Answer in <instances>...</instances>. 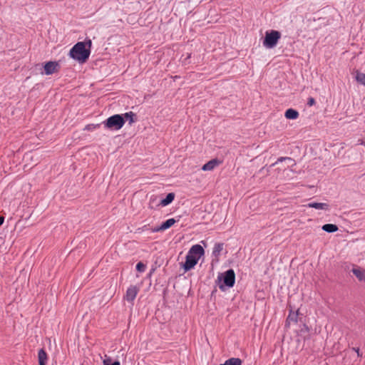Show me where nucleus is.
Returning a JSON list of instances; mask_svg holds the SVG:
<instances>
[{"label":"nucleus","mask_w":365,"mask_h":365,"mask_svg":"<svg viewBox=\"0 0 365 365\" xmlns=\"http://www.w3.org/2000/svg\"><path fill=\"white\" fill-rule=\"evenodd\" d=\"M92 41L87 39L76 43L69 51V56L80 63H85L91 54Z\"/></svg>","instance_id":"obj_1"},{"label":"nucleus","mask_w":365,"mask_h":365,"mask_svg":"<svg viewBox=\"0 0 365 365\" xmlns=\"http://www.w3.org/2000/svg\"><path fill=\"white\" fill-rule=\"evenodd\" d=\"M205 255L203 247L200 245H192L187 253L185 262L182 265L185 272L191 270L197 264L199 259Z\"/></svg>","instance_id":"obj_2"},{"label":"nucleus","mask_w":365,"mask_h":365,"mask_svg":"<svg viewBox=\"0 0 365 365\" xmlns=\"http://www.w3.org/2000/svg\"><path fill=\"white\" fill-rule=\"evenodd\" d=\"M105 128L111 130H118L125 124V120L123 115L120 114L113 115L107 118L103 122Z\"/></svg>","instance_id":"obj_3"},{"label":"nucleus","mask_w":365,"mask_h":365,"mask_svg":"<svg viewBox=\"0 0 365 365\" xmlns=\"http://www.w3.org/2000/svg\"><path fill=\"white\" fill-rule=\"evenodd\" d=\"M280 38L281 34L278 31H266L263 46L267 48H272L276 46Z\"/></svg>","instance_id":"obj_4"},{"label":"nucleus","mask_w":365,"mask_h":365,"mask_svg":"<svg viewBox=\"0 0 365 365\" xmlns=\"http://www.w3.org/2000/svg\"><path fill=\"white\" fill-rule=\"evenodd\" d=\"M218 279L222 281L227 287H232L235 282V274L233 269L227 270L225 273L218 276Z\"/></svg>","instance_id":"obj_5"},{"label":"nucleus","mask_w":365,"mask_h":365,"mask_svg":"<svg viewBox=\"0 0 365 365\" xmlns=\"http://www.w3.org/2000/svg\"><path fill=\"white\" fill-rule=\"evenodd\" d=\"M138 292L139 289L136 286H130L128 288L124 299L129 302H133Z\"/></svg>","instance_id":"obj_6"},{"label":"nucleus","mask_w":365,"mask_h":365,"mask_svg":"<svg viewBox=\"0 0 365 365\" xmlns=\"http://www.w3.org/2000/svg\"><path fill=\"white\" fill-rule=\"evenodd\" d=\"M175 223V220L173 218H170L167 220L165 222H163L160 226L155 227L153 229V232H156L159 231L165 230L170 227H172Z\"/></svg>","instance_id":"obj_7"},{"label":"nucleus","mask_w":365,"mask_h":365,"mask_svg":"<svg viewBox=\"0 0 365 365\" xmlns=\"http://www.w3.org/2000/svg\"><path fill=\"white\" fill-rule=\"evenodd\" d=\"M352 273L356 276L360 282H365V269L358 267L354 266L351 269Z\"/></svg>","instance_id":"obj_8"},{"label":"nucleus","mask_w":365,"mask_h":365,"mask_svg":"<svg viewBox=\"0 0 365 365\" xmlns=\"http://www.w3.org/2000/svg\"><path fill=\"white\" fill-rule=\"evenodd\" d=\"M58 64L55 61H48L44 65V72L46 75H51L57 70Z\"/></svg>","instance_id":"obj_9"},{"label":"nucleus","mask_w":365,"mask_h":365,"mask_svg":"<svg viewBox=\"0 0 365 365\" xmlns=\"http://www.w3.org/2000/svg\"><path fill=\"white\" fill-rule=\"evenodd\" d=\"M307 207L314 208L317 210H327L329 208V205L327 203L324 202H309L305 205Z\"/></svg>","instance_id":"obj_10"},{"label":"nucleus","mask_w":365,"mask_h":365,"mask_svg":"<svg viewBox=\"0 0 365 365\" xmlns=\"http://www.w3.org/2000/svg\"><path fill=\"white\" fill-rule=\"evenodd\" d=\"M220 161L217 159H212L205 163L202 167V170L204 171H210L212 170L215 168H216L219 164Z\"/></svg>","instance_id":"obj_11"},{"label":"nucleus","mask_w":365,"mask_h":365,"mask_svg":"<svg viewBox=\"0 0 365 365\" xmlns=\"http://www.w3.org/2000/svg\"><path fill=\"white\" fill-rule=\"evenodd\" d=\"M223 247H224L223 243H216L214 245L212 255L217 259H218L219 256L220 255L221 252L223 250Z\"/></svg>","instance_id":"obj_12"},{"label":"nucleus","mask_w":365,"mask_h":365,"mask_svg":"<svg viewBox=\"0 0 365 365\" xmlns=\"http://www.w3.org/2000/svg\"><path fill=\"white\" fill-rule=\"evenodd\" d=\"M38 358L39 365H46L48 357L46 351L43 349L38 351Z\"/></svg>","instance_id":"obj_13"},{"label":"nucleus","mask_w":365,"mask_h":365,"mask_svg":"<svg viewBox=\"0 0 365 365\" xmlns=\"http://www.w3.org/2000/svg\"><path fill=\"white\" fill-rule=\"evenodd\" d=\"M284 116L287 119L295 120L298 118L299 113L296 110H294L292 108H289L286 110V112L284 113Z\"/></svg>","instance_id":"obj_14"},{"label":"nucleus","mask_w":365,"mask_h":365,"mask_svg":"<svg viewBox=\"0 0 365 365\" xmlns=\"http://www.w3.org/2000/svg\"><path fill=\"white\" fill-rule=\"evenodd\" d=\"M175 198V194L173 192H170L167 195V196L160 201V205L163 207L168 205L170 204Z\"/></svg>","instance_id":"obj_15"},{"label":"nucleus","mask_w":365,"mask_h":365,"mask_svg":"<svg viewBox=\"0 0 365 365\" xmlns=\"http://www.w3.org/2000/svg\"><path fill=\"white\" fill-rule=\"evenodd\" d=\"M121 115L124 118L125 122L126 120L129 121V124H132L135 122V114L131 111L121 114Z\"/></svg>","instance_id":"obj_16"},{"label":"nucleus","mask_w":365,"mask_h":365,"mask_svg":"<svg viewBox=\"0 0 365 365\" xmlns=\"http://www.w3.org/2000/svg\"><path fill=\"white\" fill-rule=\"evenodd\" d=\"M322 230L327 232H334L338 230V227L334 224H325L322 226Z\"/></svg>","instance_id":"obj_17"},{"label":"nucleus","mask_w":365,"mask_h":365,"mask_svg":"<svg viewBox=\"0 0 365 365\" xmlns=\"http://www.w3.org/2000/svg\"><path fill=\"white\" fill-rule=\"evenodd\" d=\"M220 365H242V360L239 358H230Z\"/></svg>","instance_id":"obj_18"},{"label":"nucleus","mask_w":365,"mask_h":365,"mask_svg":"<svg viewBox=\"0 0 365 365\" xmlns=\"http://www.w3.org/2000/svg\"><path fill=\"white\" fill-rule=\"evenodd\" d=\"M282 162L287 163V167H290L294 165V162L291 158H280L275 163L272 164V166Z\"/></svg>","instance_id":"obj_19"},{"label":"nucleus","mask_w":365,"mask_h":365,"mask_svg":"<svg viewBox=\"0 0 365 365\" xmlns=\"http://www.w3.org/2000/svg\"><path fill=\"white\" fill-rule=\"evenodd\" d=\"M356 80L359 83L365 86V73H361V72H357L356 75Z\"/></svg>","instance_id":"obj_20"},{"label":"nucleus","mask_w":365,"mask_h":365,"mask_svg":"<svg viewBox=\"0 0 365 365\" xmlns=\"http://www.w3.org/2000/svg\"><path fill=\"white\" fill-rule=\"evenodd\" d=\"M111 361L112 360L110 357L106 358L103 361V365H120L118 361H115L113 363H111Z\"/></svg>","instance_id":"obj_21"},{"label":"nucleus","mask_w":365,"mask_h":365,"mask_svg":"<svg viewBox=\"0 0 365 365\" xmlns=\"http://www.w3.org/2000/svg\"><path fill=\"white\" fill-rule=\"evenodd\" d=\"M146 266L143 262H140L136 264V269L139 272H144L145 271Z\"/></svg>","instance_id":"obj_22"},{"label":"nucleus","mask_w":365,"mask_h":365,"mask_svg":"<svg viewBox=\"0 0 365 365\" xmlns=\"http://www.w3.org/2000/svg\"><path fill=\"white\" fill-rule=\"evenodd\" d=\"M353 350L357 354L358 356H361L362 354L360 352L359 348H353Z\"/></svg>","instance_id":"obj_23"},{"label":"nucleus","mask_w":365,"mask_h":365,"mask_svg":"<svg viewBox=\"0 0 365 365\" xmlns=\"http://www.w3.org/2000/svg\"><path fill=\"white\" fill-rule=\"evenodd\" d=\"M314 103H315V101H314V98H310L309 99V101H308V105H309V106H313V105L314 104Z\"/></svg>","instance_id":"obj_24"},{"label":"nucleus","mask_w":365,"mask_h":365,"mask_svg":"<svg viewBox=\"0 0 365 365\" xmlns=\"http://www.w3.org/2000/svg\"><path fill=\"white\" fill-rule=\"evenodd\" d=\"M98 126H99L98 125H87L86 129L90 130V129H92V127L93 128H96Z\"/></svg>","instance_id":"obj_25"},{"label":"nucleus","mask_w":365,"mask_h":365,"mask_svg":"<svg viewBox=\"0 0 365 365\" xmlns=\"http://www.w3.org/2000/svg\"><path fill=\"white\" fill-rule=\"evenodd\" d=\"M98 126H99L98 125H87L86 129L90 130V129H92V127L93 128H96Z\"/></svg>","instance_id":"obj_26"},{"label":"nucleus","mask_w":365,"mask_h":365,"mask_svg":"<svg viewBox=\"0 0 365 365\" xmlns=\"http://www.w3.org/2000/svg\"><path fill=\"white\" fill-rule=\"evenodd\" d=\"M288 320H293V321H296V316H293L292 317L291 314L289 315L288 317Z\"/></svg>","instance_id":"obj_27"},{"label":"nucleus","mask_w":365,"mask_h":365,"mask_svg":"<svg viewBox=\"0 0 365 365\" xmlns=\"http://www.w3.org/2000/svg\"><path fill=\"white\" fill-rule=\"evenodd\" d=\"M4 218L3 217H0V226L4 223Z\"/></svg>","instance_id":"obj_28"},{"label":"nucleus","mask_w":365,"mask_h":365,"mask_svg":"<svg viewBox=\"0 0 365 365\" xmlns=\"http://www.w3.org/2000/svg\"><path fill=\"white\" fill-rule=\"evenodd\" d=\"M359 144H360V145H363L365 147V141L360 140V142L359 143Z\"/></svg>","instance_id":"obj_29"},{"label":"nucleus","mask_w":365,"mask_h":365,"mask_svg":"<svg viewBox=\"0 0 365 365\" xmlns=\"http://www.w3.org/2000/svg\"><path fill=\"white\" fill-rule=\"evenodd\" d=\"M219 287H220V289H223V285L222 284L219 285Z\"/></svg>","instance_id":"obj_30"},{"label":"nucleus","mask_w":365,"mask_h":365,"mask_svg":"<svg viewBox=\"0 0 365 365\" xmlns=\"http://www.w3.org/2000/svg\"><path fill=\"white\" fill-rule=\"evenodd\" d=\"M284 171L291 172L292 170H287V169L284 168Z\"/></svg>","instance_id":"obj_31"}]
</instances>
